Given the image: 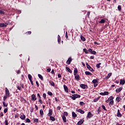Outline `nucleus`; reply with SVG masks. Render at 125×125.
<instances>
[{
	"mask_svg": "<svg viewBox=\"0 0 125 125\" xmlns=\"http://www.w3.org/2000/svg\"><path fill=\"white\" fill-rule=\"evenodd\" d=\"M38 77L39 79L41 80V81H43V77L41 74H38Z\"/></svg>",
	"mask_w": 125,
	"mask_h": 125,
	"instance_id": "7c9ffc66",
	"label": "nucleus"
},
{
	"mask_svg": "<svg viewBox=\"0 0 125 125\" xmlns=\"http://www.w3.org/2000/svg\"><path fill=\"white\" fill-rule=\"evenodd\" d=\"M26 35H31L32 34V32L31 31H28L26 32Z\"/></svg>",
	"mask_w": 125,
	"mask_h": 125,
	"instance_id": "13d9d810",
	"label": "nucleus"
},
{
	"mask_svg": "<svg viewBox=\"0 0 125 125\" xmlns=\"http://www.w3.org/2000/svg\"><path fill=\"white\" fill-rule=\"evenodd\" d=\"M20 119H21V120H25V119H26V116L24 115V113H21Z\"/></svg>",
	"mask_w": 125,
	"mask_h": 125,
	"instance_id": "39448f33",
	"label": "nucleus"
},
{
	"mask_svg": "<svg viewBox=\"0 0 125 125\" xmlns=\"http://www.w3.org/2000/svg\"><path fill=\"white\" fill-rule=\"evenodd\" d=\"M86 65L87 69H88L89 71H91V72H94V70L90 66V65H89V64H88V63L86 62Z\"/></svg>",
	"mask_w": 125,
	"mask_h": 125,
	"instance_id": "7ed1b4c3",
	"label": "nucleus"
},
{
	"mask_svg": "<svg viewBox=\"0 0 125 125\" xmlns=\"http://www.w3.org/2000/svg\"><path fill=\"white\" fill-rule=\"evenodd\" d=\"M5 25H6V26L8 25H10L11 24V22L10 21H8L5 23Z\"/></svg>",
	"mask_w": 125,
	"mask_h": 125,
	"instance_id": "a18cd8bd",
	"label": "nucleus"
},
{
	"mask_svg": "<svg viewBox=\"0 0 125 125\" xmlns=\"http://www.w3.org/2000/svg\"><path fill=\"white\" fill-rule=\"evenodd\" d=\"M47 94H48V95H50V96H52V95H53V94L52 93V92L49 91L47 92Z\"/></svg>",
	"mask_w": 125,
	"mask_h": 125,
	"instance_id": "a19ab883",
	"label": "nucleus"
},
{
	"mask_svg": "<svg viewBox=\"0 0 125 125\" xmlns=\"http://www.w3.org/2000/svg\"><path fill=\"white\" fill-rule=\"evenodd\" d=\"M63 88L65 92H69V89H68V87L66 85H63Z\"/></svg>",
	"mask_w": 125,
	"mask_h": 125,
	"instance_id": "9d476101",
	"label": "nucleus"
},
{
	"mask_svg": "<svg viewBox=\"0 0 125 125\" xmlns=\"http://www.w3.org/2000/svg\"><path fill=\"white\" fill-rule=\"evenodd\" d=\"M51 71V68H48L47 69L46 72H47L48 73H50Z\"/></svg>",
	"mask_w": 125,
	"mask_h": 125,
	"instance_id": "603ef678",
	"label": "nucleus"
},
{
	"mask_svg": "<svg viewBox=\"0 0 125 125\" xmlns=\"http://www.w3.org/2000/svg\"><path fill=\"white\" fill-rule=\"evenodd\" d=\"M72 58L69 57L66 61V64H67V65H70V64H71V62H72Z\"/></svg>",
	"mask_w": 125,
	"mask_h": 125,
	"instance_id": "423d86ee",
	"label": "nucleus"
},
{
	"mask_svg": "<svg viewBox=\"0 0 125 125\" xmlns=\"http://www.w3.org/2000/svg\"><path fill=\"white\" fill-rule=\"evenodd\" d=\"M49 83L51 84V85H52V86H54L55 85V83H54V82H53V81H50Z\"/></svg>",
	"mask_w": 125,
	"mask_h": 125,
	"instance_id": "bb28decb",
	"label": "nucleus"
},
{
	"mask_svg": "<svg viewBox=\"0 0 125 125\" xmlns=\"http://www.w3.org/2000/svg\"><path fill=\"white\" fill-rule=\"evenodd\" d=\"M65 38H66V40H69V36H68V32H67V31L65 32Z\"/></svg>",
	"mask_w": 125,
	"mask_h": 125,
	"instance_id": "e433bc0d",
	"label": "nucleus"
},
{
	"mask_svg": "<svg viewBox=\"0 0 125 125\" xmlns=\"http://www.w3.org/2000/svg\"><path fill=\"white\" fill-rule=\"evenodd\" d=\"M93 117V115H92V113H91V112H89L87 115V118H88V119H90V118H92Z\"/></svg>",
	"mask_w": 125,
	"mask_h": 125,
	"instance_id": "6e6552de",
	"label": "nucleus"
},
{
	"mask_svg": "<svg viewBox=\"0 0 125 125\" xmlns=\"http://www.w3.org/2000/svg\"><path fill=\"white\" fill-rule=\"evenodd\" d=\"M5 125H8V121L7 119L5 120Z\"/></svg>",
	"mask_w": 125,
	"mask_h": 125,
	"instance_id": "6e6d98bb",
	"label": "nucleus"
},
{
	"mask_svg": "<svg viewBox=\"0 0 125 125\" xmlns=\"http://www.w3.org/2000/svg\"><path fill=\"white\" fill-rule=\"evenodd\" d=\"M5 95L8 96L9 97H10V92H9V90L8 89V88H7V87H5Z\"/></svg>",
	"mask_w": 125,
	"mask_h": 125,
	"instance_id": "f03ea898",
	"label": "nucleus"
},
{
	"mask_svg": "<svg viewBox=\"0 0 125 125\" xmlns=\"http://www.w3.org/2000/svg\"><path fill=\"white\" fill-rule=\"evenodd\" d=\"M100 112H101V107H99L98 108V110H97V114L98 115H99L100 114Z\"/></svg>",
	"mask_w": 125,
	"mask_h": 125,
	"instance_id": "2f4dec72",
	"label": "nucleus"
},
{
	"mask_svg": "<svg viewBox=\"0 0 125 125\" xmlns=\"http://www.w3.org/2000/svg\"><path fill=\"white\" fill-rule=\"evenodd\" d=\"M122 116V114H121V112H120V109H118L117 111V116L119 118H121Z\"/></svg>",
	"mask_w": 125,
	"mask_h": 125,
	"instance_id": "f8f14e48",
	"label": "nucleus"
},
{
	"mask_svg": "<svg viewBox=\"0 0 125 125\" xmlns=\"http://www.w3.org/2000/svg\"><path fill=\"white\" fill-rule=\"evenodd\" d=\"M113 99H114V97L113 96H110L109 98H108V100L109 101H112L113 100Z\"/></svg>",
	"mask_w": 125,
	"mask_h": 125,
	"instance_id": "58836bf2",
	"label": "nucleus"
},
{
	"mask_svg": "<svg viewBox=\"0 0 125 125\" xmlns=\"http://www.w3.org/2000/svg\"><path fill=\"white\" fill-rule=\"evenodd\" d=\"M81 39L83 42H85V38L83 35H81Z\"/></svg>",
	"mask_w": 125,
	"mask_h": 125,
	"instance_id": "c756f323",
	"label": "nucleus"
},
{
	"mask_svg": "<svg viewBox=\"0 0 125 125\" xmlns=\"http://www.w3.org/2000/svg\"><path fill=\"white\" fill-rule=\"evenodd\" d=\"M58 77L59 78H61V74L60 73H58Z\"/></svg>",
	"mask_w": 125,
	"mask_h": 125,
	"instance_id": "774afa93",
	"label": "nucleus"
},
{
	"mask_svg": "<svg viewBox=\"0 0 125 125\" xmlns=\"http://www.w3.org/2000/svg\"><path fill=\"white\" fill-rule=\"evenodd\" d=\"M75 80H77L78 81H80V76L78 74L74 75Z\"/></svg>",
	"mask_w": 125,
	"mask_h": 125,
	"instance_id": "a211bd4d",
	"label": "nucleus"
},
{
	"mask_svg": "<svg viewBox=\"0 0 125 125\" xmlns=\"http://www.w3.org/2000/svg\"><path fill=\"white\" fill-rule=\"evenodd\" d=\"M104 95H108L109 94V92H108V91H105V92H104Z\"/></svg>",
	"mask_w": 125,
	"mask_h": 125,
	"instance_id": "0e129e2a",
	"label": "nucleus"
},
{
	"mask_svg": "<svg viewBox=\"0 0 125 125\" xmlns=\"http://www.w3.org/2000/svg\"><path fill=\"white\" fill-rule=\"evenodd\" d=\"M39 102L40 104H42V103H43V102H42V100L41 99H39Z\"/></svg>",
	"mask_w": 125,
	"mask_h": 125,
	"instance_id": "e2e57ef3",
	"label": "nucleus"
},
{
	"mask_svg": "<svg viewBox=\"0 0 125 125\" xmlns=\"http://www.w3.org/2000/svg\"><path fill=\"white\" fill-rule=\"evenodd\" d=\"M8 110V109L7 108H6L4 109V113L5 114V113H7V111Z\"/></svg>",
	"mask_w": 125,
	"mask_h": 125,
	"instance_id": "5fc2aeb1",
	"label": "nucleus"
},
{
	"mask_svg": "<svg viewBox=\"0 0 125 125\" xmlns=\"http://www.w3.org/2000/svg\"><path fill=\"white\" fill-rule=\"evenodd\" d=\"M31 100L32 101H36V100H37V97H36V95L35 94H32L31 95Z\"/></svg>",
	"mask_w": 125,
	"mask_h": 125,
	"instance_id": "0eeeda50",
	"label": "nucleus"
},
{
	"mask_svg": "<svg viewBox=\"0 0 125 125\" xmlns=\"http://www.w3.org/2000/svg\"><path fill=\"white\" fill-rule=\"evenodd\" d=\"M92 49L91 48H89L88 50V52H90V53H91V52H92Z\"/></svg>",
	"mask_w": 125,
	"mask_h": 125,
	"instance_id": "bf43d9fd",
	"label": "nucleus"
},
{
	"mask_svg": "<svg viewBox=\"0 0 125 125\" xmlns=\"http://www.w3.org/2000/svg\"><path fill=\"white\" fill-rule=\"evenodd\" d=\"M40 114L41 117H43V110H42V109H40Z\"/></svg>",
	"mask_w": 125,
	"mask_h": 125,
	"instance_id": "a878e982",
	"label": "nucleus"
},
{
	"mask_svg": "<svg viewBox=\"0 0 125 125\" xmlns=\"http://www.w3.org/2000/svg\"><path fill=\"white\" fill-rule=\"evenodd\" d=\"M51 73L52 75H55V73H54V69H52Z\"/></svg>",
	"mask_w": 125,
	"mask_h": 125,
	"instance_id": "338daca9",
	"label": "nucleus"
},
{
	"mask_svg": "<svg viewBox=\"0 0 125 125\" xmlns=\"http://www.w3.org/2000/svg\"><path fill=\"white\" fill-rule=\"evenodd\" d=\"M92 83H98V81H97V80H96V79H94V80H93V81H92Z\"/></svg>",
	"mask_w": 125,
	"mask_h": 125,
	"instance_id": "72a5a7b5",
	"label": "nucleus"
},
{
	"mask_svg": "<svg viewBox=\"0 0 125 125\" xmlns=\"http://www.w3.org/2000/svg\"><path fill=\"white\" fill-rule=\"evenodd\" d=\"M52 112H53L52 109H50L49 110V112H48V113L47 114L48 117H50L52 115Z\"/></svg>",
	"mask_w": 125,
	"mask_h": 125,
	"instance_id": "ddd939ff",
	"label": "nucleus"
},
{
	"mask_svg": "<svg viewBox=\"0 0 125 125\" xmlns=\"http://www.w3.org/2000/svg\"><path fill=\"white\" fill-rule=\"evenodd\" d=\"M72 117L73 118H77V114H76V113H75V112L73 111L72 112Z\"/></svg>",
	"mask_w": 125,
	"mask_h": 125,
	"instance_id": "412c9836",
	"label": "nucleus"
},
{
	"mask_svg": "<svg viewBox=\"0 0 125 125\" xmlns=\"http://www.w3.org/2000/svg\"><path fill=\"white\" fill-rule=\"evenodd\" d=\"M85 74L86 75V76H92V73H90L89 71H85Z\"/></svg>",
	"mask_w": 125,
	"mask_h": 125,
	"instance_id": "f3484780",
	"label": "nucleus"
},
{
	"mask_svg": "<svg viewBox=\"0 0 125 125\" xmlns=\"http://www.w3.org/2000/svg\"><path fill=\"white\" fill-rule=\"evenodd\" d=\"M8 97H8V96H6V95H5L4 96V97H3V101H5H5L6 100V99H7V98H8Z\"/></svg>",
	"mask_w": 125,
	"mask_h": 125,
	"instance_id": "473e14b6",
	"label": "nucleus"
},
{
	"mask_svg": "<svg viewBox=\"0 0 125 125\" xmlns=\"http://www.w3.org/2000/svg\"><path fill=\"white\" fill-rule=\"evenodd\" d=\"M6 25L4 23H0V28L5 27Z\"/></svg>",
	"mask_w": 125,
	"mask_h": 125,
	"instance_id": "c85d7f7f",
	"label": "nucleus"
},
{
	"mask_svg": "<svg viewBox=\"0 0 125 125\" xmlns=\"http://www.w3.org/2000/svg\"><path fill=\"white\" fill-rule=\"evenodd\" d=\"M80 87H81V88H83V89H86L87 88H88V86H87V85L86 84H81L80 85Z\"/></svg>",
	"mask_w": 125,
	"mask_h": 125,
	"instance_id": "20e7f679",
	"label": "nucleus"
},
{
	"mask_svg": "<svg viewBox=\"0 0 125 125\" xmlns=\"http://www.w3.org/2000/svg\"><path fill=\"white\" fill-rule=\"evenodd\" d=\"M76 112H78V113H80V114H83L84 113V111L81 109H76Z\"/></svg>",
	"mask_w": 125,
	"mask_h": 125,
	"instance_id": "9b49d317",
	"label": "nucleus"
},
{
	"mask_svg": "<svg viewBox=\"0 0 125 125\" xmlns=\"http://www.w3.org/2000/svg\"><path fill=\"white\" fill-rule=\"evenodd\" d=\"M2 104H3V106H4V107H7L8 104H5V101L2 102Z\"/></svg>",
	"mask_w": 125,
	"mask_h": 125,
	"instance_id": "ea45409f",
	"label": "nucleus"
},
{
	"mask_svg": "<svg viewBox=\"0 0 125 125\" xmlns=\"http://www.w3.org/2000/svg\"><path fill=\"white\" fill-rule=\"evenodd\" d=\"M36 83L37 85V87H39V86H40V84L39 83V82L38 81H36Z\"/></svg>",
	"mask_w": 125,
	"mask_h": 125,
	"instance_id": "69168bd1",
	"label": "nucleus"
},
{
	"mask_svg": "<svg viewBox=\"0 0 125 125\" xmlns=\"http://www.w3.org/2000/svg\"><path fill=\"white\" fill-rule=\"evenodd\" d=\"M112 76V73H109L108 74L107 76H106L104 78V80H108V79H110L111 76Z\"/></svg>",
	"mask_w": 125,
	"mask_h": 125,
	"instance_id": "1a4fd4ad",
	"label": "nucleus"
},
{
	"mask_svg": "<svg viewBox=\"0 0 125 125\" xmlns=\"http://www.w3.org/2000/svg\"><path fill=\"white\" fill-rule=\"evenodd\" d=\"M34 122L35 123H39V119L35 118L34 119Z\"/></svg>",
	"mask_w": 125,
	"mask_h": 125,
	"instance_id": "09e8293b",
	"label": "nucleus"
},
{
	"mask_svg": "<svg viewBox=\"0 0 125 125\" xmlns=\"http://www.w3.org/2000/svg\"><path fill=\"white\" fill-rule=\"evenodd\" d=\"M50 119L51 120V121H52V122H54V121H55V118H54L53 116H50Z\"/></svg>",
	"mask_w": 125,
	"mask_h": 125,
	"instance_id": "f704fd0d",
	"label": "nucleus"
},
{
	"mask_svg": "<svg viewBox=\"0 0 125 125\" xmlns=\"http://www.w3.org/2000/svg\"><path fill=\"white\" fill-rule=\"evenodd\" d=\"M92 49L91 48H89L88 50V52H90V53H91V52H92Z\"/></svg>",
	"mask_w": 125,
	"mask_h": 125,
	"instance_id": "052dcab7",
	"label": "nucleus"
},
{
	"mask_svg": "<svg viewBox=\"0 0 125 125\" xmlns=\"http://www.w3.org/2000/svg\"><path fill=\"white\" fill-rule=\"evenodd\" d=\"M72 96H70V98L73 100H76V98H81V95L78 94H72Z\"/></svg>",
	"mask_w": 125,
	"mask_h": 125,
	"instance_id": "f257e3e1",
	"label": "nucleus"
},
{
	"mask_svg": "<svg viewBox=\"0 0 125 125\" xmlns=\"http://www.w3.org/2000/svg\"><path fill=\"white\" fill-rule=\"evenodd\" d=\"M100 65H101V62L97 64L96 67L97 68H98V69H99L100 68Z\"/></svg>",
	"mask_w": 125,
	"mask_h": 125,
	"instance_id": "79ce46f5",
	"label": "nucleus"
},
{
	"mask_svg": "<svg viewBox=\"0 0 125 125\" xmlns=\"http://www.w3.org/2000/svg\"><path fill=\"white\" fill-rule=\"evenodd\" d=\"M63 116H66V117H68V112L64 111L63 112Z\"/></svg>",
	"mask_w": 125,
	"mask_h": 125,
	"instance_id": "49530a36",
	"label": "nucleus"
},
{
	"mask_svg": "<svg viewBox=\"0 0 125 125\" xmlns=\"http://www.w3.org/2000/svg\"><path fill=\"white\" fill-rule=\"evenodd\" d=\"M0 14L1 15H4V14H5V12H4V11H3L1 10H0Z\"/></svg>",
	"mask_w": 125,
	"mask_h": 125,
	"instance_id": "c9c22d12",
	"label": "nucleus"
},
{
	"mask_svg": "<svg viewBox=\"0 0 125 125\" xmlns=\"http://www.w3.org/2000/svg\"><path fill=\"white\" fill-rule=\"evenodd\" d=\"M83 52H85V54H88V50L86 49V48H84L83 49Z\"/></svg>",
	"mask_w": 125,
	"mask_h": 125,
	"instance_id": "cd10ccee",
	"label": "nucleus"
},
{
	"mask_svg": "<svg viewBox=\"0 0 125 125\" xmlns=\"http://www.w3.org/2000/svg\"><path fill=\"white\" fill-rule=\"evenodd\" d=\"M91 54H96V51H92V52L91 53Z\"/></svg>",
	"mask_w": 125,
	"mask_h": 125,
	"instance_id": "680f3d73",
	"label": "nucleus"
},
{
	"mask_svg": "<svg viewBox=\"0 0 125 125\" xmlns=\"http://www.w3.org/2000/svg\"><path fill=\"white\" fill-rule=\"evenodd\" d=\"M109 105H114V100L112 101H110V102H109Z\"/></svg>",
	"mask_w": 125,
	"mask_h": 125,
	"instance_id": "37998d69",
	"label": "nucleus"
},
{
	"mask_svg": "<svg viewBox=\"0 0 125 125\" xmlns=\"http://www.w3.org/2000/svg\"><path fill=\"white\" fill-rule=\"evenodd\" d=\"M118 9L119 11H121L122 10V6L118 5Z\"/></svg>",
	"mask_w": 125,
	"mask_h": 125,
	"instance_id": "de8ad7c7",
	"label": "nucleus"
},
{
	"mask_svg": "<svg viewBox=\"0 0 125 125\" xmlns=\"http://www.w3.org/2000/svg\"><path fill=\"white\" fill-rule=\"evenodd\" d=\"M125 80L121 79L120 84H122V85H124V84H125Z\"/></svg>",
	"mask_w": 125,
	"mask_h": 125,
	"instance_id": "dca6fc26",
	"label": "nucleus"
},
{
	"mask_svg": "<svg viewBox=\"0 0 125 125\" xmlns=\"http://www.w3.org/2000/svg\"><path fill=\"white\" fill-rule=\"evenodd\" d=\"M102 107L103 109L104 110V111H107V109H106V107H105V105H102Z\"/></svg>",
	"mask_w": 125,
	"mask_h": 125,
	"instance_id": "3c124183",
	"label": "nucleus"
},
{
	"mask_svg": "<svg viewBox=\"0 0 125 125\" xmlns=\"http://www.w3.org/2000/svg\"><path fill=\"white\" fill-rule=\"evenodd\" d=\"M28 78L29 81L32 80V75H31V74L28 75Z\"/></svg>",
	"mask_w": 125,
	"mask_h": 125,
	"instance_id": "c03bdc74",
	"label": "nucleus"
},
{
	"mask_svg": "<svg viewBox=\"0 0 125 125\" xmlns=\"http://www.w3.org/2000/svg\"><path fill=\"white\" fill-rule=\"evenodd\" d=\"M62 119L63 121V123H67V120L66 119V116L63 115L62 116Z\"/></svg>",
	"mask_w": 125,
	"mask_h": 125,
	"instance_id": "6ab92c4d",
	"label": "nucleus"
},
{
	"mask_svg": "<svg viewBox=\"0 0 125 125\" xmlns=\"http://www.w3.org/2000/svg\"><path fill=\"white\" fill-rule=\"evenodd\" d=\"M43 97L44 99H46V94L43 93Z\"/></svg>",
	"mask_w": 125,
	"mask_h": 125,
	"instance_id": "864d4df0",
	"label": "nucleus"
},
{
	"mask_svg": "<svg viewBox=\"0 0 125 125\" xmlns=\"http://www.w3.org/2000/svg\"><path fill=\"white\" fill-rule=\"evenodd\" d=\"M83 122H84V120H80L77 123L78 125H82L83 124Z\"/></svg>",
	"mask_w": 125,
	"mask_h": 125,
	"instance_id": "2eb2a0df",
	"label": "nucleus"
},
{
	"mask_svg": "<svg viewBox=\"0 0 125 125\" xmlns=\"http://www.w3.org/2000/svg\"><path fill=\"white\" fill-rule=\"evenodd\" d=\"M66 70H67V71H68V72H69V73H70V74H72V73L73 72L72 71V70H71V69H70V68L68 67H65Z\"/></svg>",
	"mask_w": 125,
	"mask_h": 125,
	"instance_id": "aec40b11",
	"label": "nucleus"
},
{
	"mask_svg": "<svg viewBox=\"0 0 125 125\" xmlns=\"http://www.w3.org/2000/svg\"><path fill=\"white\" fill-rule=\"evenodd\" d=\"M25 122H26V123H31V120H30V119L27 118L25 120Z\"/></svg>",
	"mask_w": 125,
	"mask_h": 125,
	"instance_id": "8fccbe9b",
	"label": "nucleus"
},
{
	"mask_svg": "<svg viewBox=\"0 0 125 125\" xmlns=\"http://www.w3.org/2000/svg\"><path fill=\"white\" fill-rule=\"evenodd\" d=\"M122 90H123V87H121L119 88H117L116 89V91L117 93H119V92H121V91H122Z\"/></svg>",
	"mask_w": 125,
	"mask_h": 125,
	"instance_id": "4468645a",
	"label": "nucleus"
},
{
	"mask_svg": "<svg viewBox=\"0 0 125 125\" xmlns=\"http://www.w3.org/2000/svg\"><path fill=\"white\" fill-rule=\"evenodd\" d=\"M79 104L80 106H83V105H85V103H84L83 102H80Z\"/></svg>",
	"mask_w": 125,
	"mask_h": 125,
	"instance_id": "4c0bfd02",
	"label": "nucleus"
},
{
	"mask_svg": "<svg viewBox=\"0 0 125 125\" xmlns=\"http://www.w3.org/2000/svg\"><path fill=\"white\" fill-rule=\"evenodd\" d=\"M116 101H117V102L119 103L120 101H122V98L118 97L116 98Z\"/></svg>",
	"mask_w": 125,
	"mask_h": 125,
	"instance_id": "5701e85b",
	"label": "nucleus"
},
{
	"mask_svg": "<svg viewBox=\"0 0 125 125\" xmlns=\"http://www.w3.org/2000/svg\"><path fill=\"white\" fill-rule=\"evenodd\" d=\"M78 68H74V75H76V74H78Z\"/></svg>",
	"mask_w": 125,
	"mask_h": 125,
	"instance_id": "393cba45",
	"label": "nucleus"
},
{
	"mask_svg": "<svg viewBox=\"0 0 125 125\" xmlns=\"http://www.w3.org/2000/svg\"><path fill=\"white\" fill-rule=\"evenodd\" d=\"M89 15H90V12H87V16L88 18H89Z\"/></svg>",
	"mask_w": 125,
	"mask_h": 125,
	"instance_id": "4d7b16f0",
	"label": "nucleus"
},
{
	"mask_svg": "<svg viewBox=\"0 0 125 125\" xmlns=\"http://www.w3.org/2000/svg\"><path fill=\"white\" fill-rule=\"evenodd\" d=\"M99 23L100 24H104V23H105V20L102 19L100 21H99Z\"/></svg>",
	"mask_w": 125,
	"mask_h": 125,
	"instance_id": "b1692460",
	"label": "nucleus"
},
{
	"mask_svg": "<svg viewBox=\"0 0 125 125\" xmlns=\"http://www.w3.org/2000/svg\"><path fill=\"white\" fill-rule=\"evenodd\" d=\"M58 42L59 43H60L61 42V37H60V35H58Z\"/></svg>",
	"mask_w": 125,
	"mask_h": 125,
	"instance_id": "4be33fe9",
	"label": "nucleus"
}]
</instances>
